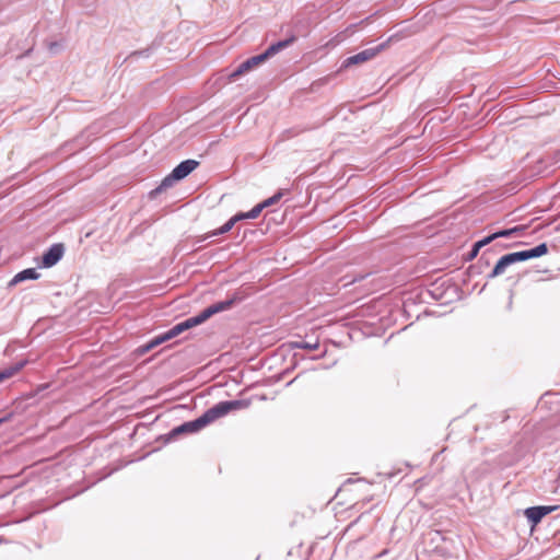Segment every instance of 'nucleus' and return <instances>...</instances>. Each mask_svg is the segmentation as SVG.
I'll return each mask as SVG.
<instances>
[{
	"instance_id": "f257e3e1",
	"label": "nucleus",
	"mask_w": 560,
	"mask_h": 560,
	"mask_svg": "<svg viewBox=\"0 0 560 560\" xmlns=\"http://www.w3.org/2000/svg\"><path fill=\"white\" fill-rule=\"evenodd\" d=\"M198 166L199 162L196 160L188 159L180 162L166 177L163 178L161 184L150 192L151 197L163 192L167 188L172 187L176 182L184 179Z\"/></svg>"
},
{
	"instance_id": "f03ea898",
	"label": "nucleus",
	"mask_w": 560,
	"mask_h": 560,
	"mask_svg": "<svg viewBox=\"0 0 560 560\" xmlns=\"http://www.w3.org/2000/svg\"><path fill=\"white\" fill-rule=\"evenodd\" d=\"M240 301H242V296L238 293L235 292L232 295V298H230V299H228L225 301L217 302V303L206 307L205 310H202L199 313V315H200L202 322L205 323L206 320H208L213 315L230 310L231 307H233Z\"/></svg>"
},
{
	"instance_id": "7ed1b4c3",
	"label": "nucleus",
	"mask_w": 560,
	"mask_h": 560,
	"mask_svg": "<svg viewBox=\"0 0 560 560\" xmlns=\"http://www.w3.org/2000/svg\"><path fill=\"white\" fill-rule=\"evenodd\" d=\"M386 45H387V43H382V44L377 45L376 47L368 48V49H364L353 56H350L343 60L341 67L349 68L351 66L359 65V63L365 62L368 60H371L378 52H381L386 47Z\"/></svg>"
},
{
	"instance_id": "20e7f679",
	"label": "nucleus",
	"mask_w": 560,
	"mask_h": 560,
	"mask_svg": "<svg viewBox=\"0 0 560 560\" xmlns=\"http://www.w3.org/2000/svg\"><path fill=\"white\" fill-rule=\"evenodd\" d=\"M205 427H206V423H205L202 417L200 416L195 420L184 422L180 425L172 429L170 431V433L167 434L166 441H171L182 434L196 433V432L200 431L201 429H203Z\"/></svg>"
},
{
	"instance_id": "39448f33",
	"label": "nucleus",
	"mask_w": 560,
	"mask_h": 560,
	"mask_svg": "<svg viewBox=\"0 0 560 560\" xmlns=\"http://www.w3.org/2000/svg\"><path fill=\"white\" fill-rule=\"evenodd\" d=\"M65 254V245L62 243L52 244L42 256L39 262L40 268H51L55 266Z\"/></svg>"
},
{
	"instance_id": "423d86ee",
	"label": "nucleus",
	"mask_w": 560,
	"mask_h": 560,
	"mask_svg": "<svg viewBox=\"0 0 560 560\" xmlns=\"http://www.w3.org/2000/svg\"><path fill=\"white\" fill-rule=\"evenodd\" d=\"M548 250H549L548 245L546 243H540L539 245H537L533 248L521 250V252L510 253V255H511L513 262L516 264V262L525 261L528 259L541 257V256L546 255L548 253Z\"/></svg>"
},
{
	"instance_id": "0eeeda50",
	"label": "nucleus",
	"mask_w": 560,
	"mask_h": 560,
	"mask_svg": "<svg viewBox=\"0 0 560 560\" xmlns=\"http://www.w3.org/2000/svg\"><path fill=\"white\" fill-rule=\"evenodd\" d=\"M267 60V57L265 54H259L256 56H253L242 63L238 65V67L231 72L230 80H236L240 75L244 74L245 72L252 70L253 68L259 66L260 63L265 62Z\"/></svg>"
},
{
	"instance_id": "6e6552de",
	"label": "nucleus",
	"mask_w": 560,
	"mask_h": 560,
	"mask_svg": "<svg viewBox=\"0 0 560 560\" xmlns=\"http://www.w3.org/2000/svg\"><path fill=\"white\" fill-rule=\"evenodd\" d=\"M557 506H546V505H539V506H530L525 510V516L527 517V521L533 525H537L542 517L555 511Z\"/></svg>"
},
{
	"instance_id": "1a4fd4ad",
	"label": "nucleus",
	"mask_w": 560,
	"mask_h": 560,
	"mask_svg": "<svg viewBox=\"0 0 560 560\" xmlns=\"http://www.w3.org/2000/svg\"><path fill=\"white\" fill-rule=\"evenodd\" d=\"M230 411H229V406L226 404V400L224 401H220L218 404H215L214 406H212L211 408H209L207 411H205L201 417L206 423V425L210 424L211 422H213L214 420L228 415Z\"/></svg>"
},
{
	"instance_id": "9d476101",
	"label": "nucleus",
	"mask_w": 560,
	"mask_h": 560,
	"mask_svg": "<svg viewBox=\"0 0 560 560\" xmlns=\"http://www.w3.org/2000/svg\"><path fill=\"white\" fill-rule=\"evenodd\" d=\"M493 253V248L486 249L476 264L468 267V275L471 277L481 275L486 268L490 266V255Z\"/></svg>"
},
{
	"instance_id": "9b49d317",
	"label": "nucleus",
	"mask_w": 560,
	"mask_h": 560,
	"mask_svg": "<svg viewBox=\"0 0 560 560\" xmlns=\"http://www.w3.org/2000/svg\"><path fill=\"white\" fill-rule=\"evenodd\" d=\"M513 260L511 258V255L510 253L502 256L498 261L497 264L494 265L493 269L491 270L490 273L487 275V279L490 280V279H493V278H497L499 276H501L502 273H504L505 269L513 265Z\"/></svg>"
},
{
	"instance_id": "f8f14e48",
	"label": "nucleus",
	"mask_w": 560,
	"mask_h": 560,
	"mask_svg": "<svg viewBox=\"0 0 560 560\" xmlns=\"http://www.w3.org/2000/svg\"><path fill=\"white\" fill-rule=\"evenodd\" d=\"M39 276H40L39 272H37V270L35 268H27V269H24V270L18 272L12 278V280L9 282V285L10 287L15 285L25 280H36L39 278Z\"/></svg>"
},
{
	"instance_id": "ddd939ff",
	"label": "nucleus",
	"mask_w": 560,
	"mask_h": 560,
	"mask_svg": "<svg viewBox=\"0 0 560 560\" xmlns=\"http://www.w3.org/2000/svg\"><path fill=\"white\" fill-rule=\"evenodd\" d=\"M238 222V218H236L235 215H233L229 221H226L221 228L217 229V230H213L211 231L210 233H208L207 235L205 236H201L197 242H202L209 237H212V236H218V235H222V234H225L228 232H230L233 226Z\"/></svg>"
},
{
	"instance_id": "4468645a",
	"label": "nucleus",
	"mask_w": 560,
	"mask_h": 560,
	"mask_svg": "<svg viewBox=\"0 0 560 560\" xmlns=\"http://www.w3.org/2000/svg\"><path fill=\"white\" fill-rule=\"evenodd\" d=\"M295 40V37L294 36H291L290 38H287V39H283V40H279L277 43H273L271 44L265 51V56L268 58H270L271 56L278 54L280 50H282L283 48L290 46L293 42Z\"/></svg>"
},
{
	"instance_id": "2eb2a0df",
	"label": "nucleus",
	"mask_w": 560,
	"mask_h": 560,
	"mask_svg": "<svg viewBox=\"0 0 560 560\" xmlns=\"http://www.w3.org/2000/svg\"><path fill=\"white\" fill-rule=\"evenodd\" d=\"M26 363H27L26 360H22V361L14 363L13 365L4 369L3 371H1L0 372V382L15 375L18 372H20L26 365Z\"/></svg>"
},
{
	"instance_id": "dca6fc26",
	"label": "nucleus",
	"mask_w": 560,
	"mask_h": 560,
	"mask_svg": "<svg viewBox=\"0 0 560 560\" xmlns=\"http://www.w3.org/2000/svg\"><path fill=\"white\" fill-rule=\"evenodd\" d=\"M26 363H27L26 360H22V361L14 363L13 365L4 369L3 371H1L0 372V382L15 375L18 372H20L26 365Z\"/></svg>"
},
{
	"instance_id": "f3484780",
	"label": "nucleus",
	"mask_w": 560,
	"mask_h": 560,
	"mask_svg": "<svg viewBox=\"0 0 560 560\" xmlns=\"http://www.w3.org/2000/svg\"><path fill=\"white\" fill-rule=\"evenodd\" d=\"M203 322H202L200 315L198 314V315L189 317V318H187V319H185V320H183V322H180V323H178L176 325H177L178 329H180L182 332H184V331H186V330H188V329H190V328H192L195 326H198V325H200Z\"/></svg>"
},
{
	"instance_id": "a211bd4d",
	"label": "nucleus",
	"mask_w": 560,
	"mask_h": 560,
	"mask_svg": "<svg viewBox=\"0 0 560 560\" xmlns=\"http://www.w3.org/2000/svg\"><path fill=\"white\" fill-rule=\"evenodd\" d=\"M524 230H525V228L521 226V225H517V226H514L511 229L500 230L498 232H494V235H495L494 237L501 238V237L516 236V235H520L521 232H523Z\"/></svg>"
},
{
	"instance_id": "6ab92c4d",
	"label": "nucleus",
	"mask_w": 560,
	"mask_h": 560,
	"mask_svg": "<svg viewBox=\"0 0 560 560\" xmlns=\"http://www.w3.org/2000/svg\"><path fill=\"white\" fill-rule=\"evenodd\" d=\"M260 213H261V208L256 205L248 212H238L235 214V217L238 218V222H240L242 220L256 219L259 217Z\"/></svg>"
},
{
	"instance_id": "aec40b11",
	"label": "nucleus",
	"mask_w": 560,
	"mask_h": 560,
	"mask_svg": "<svg viewBox=\"0 0 560 560\" xmlns=\"http://www.w3.org/2000/svg\"><path fill=\"white\" fill-rule=\"evenodd\" d=\"M283 190H278L273 196L267 198L262 202L258 203L257 206L261 208V211L272 205H276L283 196Z\"/></svg>"
},
{
	"instance_id": "412c9836",
	"label": "nucleus",
	"mask_w": 560,
	"mask_h": 560,
	"mask_svg": "<svg viewBox=\"0 0 560 560\" xmlns=\"http://www.w3.org/2000/svg\"><path fill=\"white\" fill-rule=\"evenodd\" d=\"M226 404L229 406V411H233V410L248 408L250 405V401L248 399H236V400H226Z\"/></svg>"
},
{
	"instance_id": "4be33fe9",
	"label": "nucleus",
	"mask_w": 560,
	"mask_h": 560,
	"mask_svg": "<svg viewBox=\"0 0 560 560\" xmlns=\"http://www.w3.org/2000/svg\"><path fill=\"white\" fill-rule=\"evenodd\" d=\"M370 275H371V272H364V273L360 272V273L354 275V276L347 275L342 279V280L346 281L343 283V285L347 287V285L353 284L355 282H360V281L364 280L365 278H368Z\"/></svg>"
},
{
	"instance_id": "5701e85b",
	"label": "nucleus",
	"mask_w": 560,
	"mask_h": 560,
	"mask_svg": "<svg viewBox=\"0 0 560 560\" xmlns=\"http://www.w3.org/2000/svg\"><path fill=\"white\" fill-rule=\"evenodd\" d=\"M494 233L479 240L478 242H476V249L477 248H482L485 246H487L488 244L492 243L493 241H495L497 238L494 237Z\"/></svg>"
},
{
	"instance_id": "b1692460",
	"label": "nucleus",
	"mask_w": 560,
	"mask_h": 560,
	"mask_svg": "<svg viewBox=\"0 0 560 560\" xmlns=\"http://www.w3.org/2000/svg\"><path fill=\"white\" fill-rule=\"evenodd\" d=\"M318 346H319L318 342L311 343V342H306V341H300V342L294 343V347L300 348V349H307V350H315L318 348Z\"/></svg>"
},
{
	"instance_id": "393cba45",
	"label": "nucleus",
	"mask_w": 560,
	"mask_h": 560,
	"mask_svg": "<svg viewBox=\"0 0 560 560\" xmlns=\"http://www.w3.org/2000/svg\"><path fill=\"white\" fill-rule=\"evenodd\" d=\"M180 334H182V330L178 329L177 325H175L170 330L164 332V336H165L166 341H168V340L175 338L176 336H178Z\"/></svg>"
},
{
	"instance_id": "a878e982",
	"label": "nucleus",
	"mask_w": 560,
	"mask_h": 560,
	"mask_svg": "<svg viewBox=\"0 0 560 560\" xmlns=\"http://www.w3.org/2000/svg\"><path fill=\"white\" fill-rule=\"evenodd\" d=\"M180 334H182V330L178 329L177 325H175L170 330L164 332V336H165L166 341H168V340L175 338L176 336H178Z\"/></svg>"
},
{
	"instance_id": "bb28decb",
	"label": "nucleus",
	"mask_w": 560,
	"mask_h": 560,
	"mask_svg": "<svg viewBox=\"0 0 560 560\" xmlns=\"http://www.w3.org/2000/svg\"><path fill=\"white\" fill-rule=\"evenodd\" d=\"M180 334H182V330L178 329L177 325H175L170 330L164 332V336H165L166 341H168V340L175 338L176 336H178Z\"/></svg>"
},
{
	"instance_id": "cd10ccee",
	"label": "nucleus",
	"mask_w": 560,
	"mask_h": 560,
	"mask_svg": "<svg viewBox=\"0 0 560 560\" xmlns=\"http://www.w3.org/2000/svg\"><path fill=\"white\" fill-rule=\"evenodd\" d=\"M165 341H166L165 336H164V334H162V335L155 337L154 339H152L151 341H149L148 343L151 347V349H153Z\"/></svg>"
},
{
	"instance_id": "c85d7f7f",
	"label": "nucleus",
	"mask_w": 560,
	"mask_h": 560,
	"mask_svg": "<svg viewBox=\"0 0 560 560\" xmlns=\"http://www.w3.org/2000/svg\"><path fill=\"white\" fill-rule=\"evenodd\" d=\"M165 341H166L165 336H164V334H162V335L155 337L154 339H152L151 341H149L148 343L151 347V349H153Z\"/></svg>"
},
{
	"instance_id": "c756f323",
	"label": "nucleus",
	"mask_w": 560,
	"mask_h": 560,
	"mask_svg": "<svg viewBox=\"0 0 560 560\" xmlns=\"http://www.w3.org/2000/svg\"><path fill=\"white\" fill-rule=\"evenodd\" d=\"M165 341H166L165 336H164V334H162V335L155 337L154 339H152L151 341H149L148 343L151 347V349H153Z\"/></svg>"
},
{
	"instance_id": "7c9ffc66",
	"label": "nucleus",
	"mask_w": 560,
	"mask_h": 560,
	"mask_svg": "<svg viewBox=\"0 0 560 560\" xmlns=\"http://www.w3.org/2000/svg\"><path fill=\"white\" fill-rule=\"evenodd\" d=\"M165 341H166L165 336H164V334H162V335L155 337L154 339H152L151 341H149L148 343L151 347V349H153Z\"/></svg>"
},
{
	"instance_id": "2f4dec72",
	"label": "nucleus",
	"mask_w": 560,
	"mask_h": 560,
	"mask_svg": "<svg viewBox=\"0 0 560 560\" xmlns=\"http://www.w3.org/2000/svg\"><path fill=\"white\" fill-rule=\"evenodd\" d=\"M165 341H166L165 336H164V334H162V335L155 337L154 339H152L151 341H149L148 343L151 347V349H153Z\"/></svg>"
},
{
	"instance_id": "473e14b6",
	"label": "nucleus",
	"mask_w": 560,
	"mask_h": 560,
	"mask_svg": "<svg viewBox=\"0 0 560 560\" xmlns=\"http://www.w3.org/2000/svg\"><path fill=\"white\" fill-rule=\"evenodd\" d=\"M480 249H481V248H477V249H476V243H475V244L472 245V247H471L470 252L466 255L465 260H466V261L474 260V259L478 256V254H479Z\"/></svg>"
},
{
	"instance_id": "72a5a7b5",
	"label": "nucleus",
	"mask_w": 560,
	"mask_h": 560,
	"mask_svg": "<svg viewBox=\"0 0 560 560\" xmlns=\"http://www.w3.org/2000/svg\"><path fill=\"white\" fill-rule=\"evenodd\" d=\"M149 51L150 49H143V50H138V51H133L130 57H148L149 56Z\"/></svg>"
},
{
	"instance_id": "f704fd0d",
	"label": "nucleus",
	"mask_w": 560,
	"mask_h": 560,
	"mask_svg": "<svg viewBox=\"0 0 560 560\" xmlns=\"http://www.w3.org/2000/svg\"><path fill=\"white\" fill-rule=\"evenodd\" d=\"M428 536H432L431 537V540L432 541H436L438 539H443V536L440 532L438 530H431L428 533Z\"/></svg>"
},
{
	"instance_id": "c9c22d12",
	"label": "nucleus",
	"mask_w": 560,
	"mask_h": 560,
	"mask_svg": "<svg viewBox=\"0 0 560 560\" xmlns=\"http://www.w3.org/2000/svg\"><path fill=\"white\" fill-rule=\"evenodd\" d=\"M151 350H152V349H151V347H150V346H149V343L147 342L145 345L140 346V347L137 349V352H138L139 354H144V353H147V352H149V351H151Z\"/></svg>"
},
{
	"instance_id": "e433bc0d",
	"label": "nucleus",
	"mask_w": 560,
	"mask_h": 560,
	"mask_svg": "<svg viewBox=\"0 0 560 560\" xmlns=\"http://www.w3.org/2000/svg\"><path fill=\"white\" fill-rule=\"evenodd\" d=\"M11 418H12V413H9V415H7V416H4V417L0 418V425H1L2 423L8 422Z\"/></svg>"
},
{
	"instance_id": "4c0bfd02",
	"label": "nucleus",
	"mask_w": 560,
	"mask_h": 560,
	"mask_svg": "<svg viewBox=\"0 0 560 560\" xmlns=\"http://www.w3.org/2000/svg\"><path fill=\"white\" fill-rule=\"evenodd\" d=\"M56 46H57V43H51V44H50V46H49L50 50H52L54 48H56Z\"/></svg>"
},
{
	"instance_id": "58836bf2",
	"label": "nucleus",
	"mask_w": 560,
	"mask_h": 560,
	"mask_svg": "<svg viewBox=\"0 0 560 560\" xmlns=\"http://www.w3.org/2000/svg\"><path fill=\"white\" fill-rule=\"evenodd\" d=\"M510 246H511V245L504 244V245H502V248H508V247H510Z\"/></svg>"
}]
</instances>
